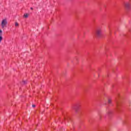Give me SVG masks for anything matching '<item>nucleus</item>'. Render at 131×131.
<instances>
[{
	"mask_svg": "<svg viewBox=\"0 0 131 131\" xmlns=\"http://www.w3.org/2000/svg\"><path fill=\"white\" fill-rule=\"evenodd\" d=\"M3 40V36H0V43L2 42V41Z\"/></svg>",
	"mask_w": 131,
	"mask_h": 131,
	"instance_id": "0eeeda50",
	"label": "nucleus"
},
{
	"mask_svg": "<svg viewBox=\"0 0 131 131\" xmlns=\"http://www.w3.org/2000/svg\"><path fill=\"white\" fill-rule=\"evenodd\" d=\"M31 10H33V8L32 7H31Z\"/></svg>",
	"mask_w": 131,
	"mask_h": 131,
	"instance_id": "9d476101",
	"label": "nucleus"
},
{
	"mask_svg": "<svg viewBox=\"0 0 131 131\" xmlns=\"http://www.w3.org/2000/svg\"><path fill=\"white\" fill-rule=\"evenodd\" d=\"M3 35V31L2 30H0V36H2Z\"/></svg>",
	"mask_w": 131,
	"mask_h": 131,
	"instance_id": "423d86ee",
	"label": "nucleus"
},
{
	"mask_svg": "<svg viewBox=\"0 0 131 131\" xmlns=\"http://www.w3.org/2000/svg\"><path fill=\"white\" fill-rule=\"evenodd\" d=\"M15 25L16 27H18V26H19V24H18V23L16 22L15 23Z\"/></svg>",
	"mask_w": 131,
	"mask_h": 131,
	"instance_id": "6e6552de",
	"label": "nucleus"
},
{
	"mask_svg": "<svg viewBox=\"0 0 131 131\" xmlns=\"http://www.w3.org/2000/svg\"><path fill=\"white\" fill-rule=\"evenodd\" d=\"M24 83H25V81H24Z\"/></svg>",
	"mask_w": 131,
	"mask_h": 131,
	"instance_id": "9b49d317",
	"label": "nucleus"
},
{
	"mask_svg": "<svg viewBox=\"0 0 131 131\" xmlns=\"http://www.w3.org/2000/svg\"><path fill=\"white\" fill-rule=\"evenodd\" d=\"M29 16V14L27 13H25L24 15V18H28V16Z\"/></svg>",
	"mask_w": 131,
	"mask_h": 131,
	"instance_id": "20e7f679",
	"label": "nucleus"
},
{
	"mask_svg": "<svg viewBox=\"0 0 131 131\" xmlns=\"http://www.w3.org/2000/svg\"><path fill=\"white\" fill-rule=\"evenodd\" d=\"M112 103V100L111 99H108V104H111Z\"/></svg>",
	"mask_w": 131,
	"mask_h": 131,
	"instance_id": "39448f33",
	"label": "nucleus"
},
{
	"mask_svg": "<svg viewBox=\"0 0 131 131\" xmlns=\"http://www.w3.org/2000/svg\"><path fill=\"white\" fill-rule=\"evenodd\" d=\"M7 24H8V21H7V19H3L1 24L2 28H5V27H7Z\"/></svg>",
	"mask_w": 131,
	"mask_h": 131,
	"instance_id": "f03ea898",
	"label": "nucleus"
},
{
	"mask_svg": "<svg viewBox=\"0 0 131 131\" xmlns=\"http://www.w3.org/2000/svg\"><path fill=\"white\" fill-rule=\"evenodd\" d=\"M32 107H35V105L33 104V105H32Z\"/></svg>",
	"mask_w": 131,
	"mask_h": 131,
	"instance_id": "1a4fd4ad",
	"label": "nucleus"
},
{
	"mask_svg": "<svg viewBox=\"0 0 131 131\" xmlns=\"http://www.w3.org/2000/svg\"><path fill=\"white\" fill-rule=\"evenodd\" d=\"M130 6V4L129 3H126L125 4V7H126V8H129Z\"/></svg>",
	"mask_w": 131,
	"mask_h": 131,
	"instance_id": "7ed1b4c3",
	"label": "nucleus"
},
{
	"mask_svg": "<svg viewBox=\"0 0 131 131\" xmlns=\"http://www.w3.org/2000/svg\"><path fill=\"white\" fill-rule=\"evenodd\" d=\"M95 34L98 38H100V37H101V36L102 35V29H101L100 28L96 29L95 31Z\"/></svg>",
	"mask_w": 131,
	"mask_h": 131,
	"instance_id": "f257e3e1",
	"label": "nucleus"
}]
</instances>
